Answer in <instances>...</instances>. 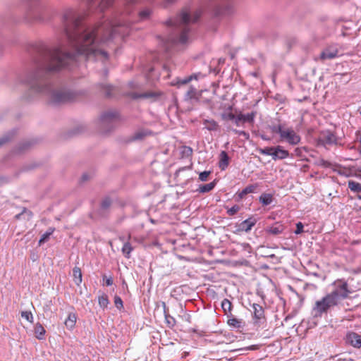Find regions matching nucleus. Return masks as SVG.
I'll return each instance as SVG.
<instances>
[{
    "mask_svg": "<svg viewBox=\"0 0 361 361\" xmlns=\"http://www.w3.org/2000/svg\"><path fill=\"white\" fill-rule=\"evenodd\" d=\"M82 16L73 10L64 14L65 32L69 46L75 54H71L61 45L49 50L47 71H58L74 61L75 54L84 55L87 59H94L105 61L108 54L104 47H110L111 39L116 37L117 31L123 37L128 33L126 25H121L117 20H106L93 28L84 30L81 25Z\"/></svg>",
    "mask_w": 361,
    "mask_h": 361,
    "instance_id": "nucleus-1",
    "label": "nucleus"
},
{
    "mask_svg": "<svg viewBox=\"0 0 361 361\" xmlns=\"http://www.w3.org/2000/svg\"><path fill=\"white\" fill-rule=\"evenodd\" d=\"M201 13L199 11L195 12L193 18H190V14L186 10H184L180 14L178 19L174 22L170 21V24L177 27L181 31L178 39V42L180 44H185L188 40V32L190 29L188 24L191 22H195L200 18Z\"/></svg>",
    "mask_w": 361,
    "mask_h": 361,
    "instance_id": "nucleus-2",
    "label": "nucleus"
},
{
    "mask_svg": "<svg viewBox=\"0 0 361 361\" xmlns=\"http://www.w3.org/2000/svg\"><path fill=\"white\" fill-rule=\"evenodd\" d=\"M335 288L329 294L332 295L334 299L338 302L339 299L344 300L349 297L353 293L350 289L346 281L344 279H337L332 284Z\"/></svg>",
    "mask_w": 361,
    "mask_h": 361,
    "instance_id": "nucleus-3",
    "label": "nucleus"
},
{
    "mask_svg": "<svg viewBox=\"0 0 361 361\" xmlns=\"http://www.w3.org/2000/svg\"><path fill=\"white\" fill-rule=\"evenodd\" d=\"M337 301L329 293L322 300L315 302L314 311H315L316 314L321 315L322 313L326 312L330 307L337 305Z\"/></svg>",
    "mask_w": 361,
    "mask_h": 361,
    "instance_id": "nucleus-4",
    "label": "nucleus"
},
{
    "mask_svg": "<svg viewBox=\"0 0 361 361\" xmlns=\"http://www.w3.org/2000/svg\"><path fill=\"white\" fill-rule=\"evenodd\" d=\"M280 138L290 145H297L301 140L300 136L292 128H285Z\"/></svg>",
    "mask_w": 361,
    "mask_h": 361,
    "instance_id": "nucleus-5",
    "label": "nucleus"
},
{
    "mask_svg": "<svg viewBox=\"0 0 361 361\" xmlns=\"http://www.w3.org/2000/svg\"><path fill=\"white\" fill-rule=\"evenodd\" d=\"M338 48L336 44H331L326 47L320 54L319 59L322 61L330 60L338 57Z\"/></svg>",
    "mask_w": 361,
    "mask_h": 361,
    "instance_id": "nucleus-6",
    "label": "nucleus"
},
{
    "mask_svg": "<svg viewBox=\"0 0 361 361\" xmlns=\"http://www.w3.org/2000/svg\"><path fill=\"white\" fill-rule=\"evenodd\" d=\"M319 142L323 145H331L336 143V135L329 130L322 131L318 138Z\"/></svg>",
    "mask_w": 361,
    "mask_h": 361,
    "instance_id": "nucleus-7",
    "label": "nucleus"
},
{
    "mask_svg": "<svg viewBox=\"0 0 361 361\" xmlns=\"http://www.w3.org/2000/svg\"><path fill=\"white\" fill-rule=\"evenodd\" d=\"M71 100L72 95L69 92L57 91L52 93L51 102L54 104H61Z\"/></svg>",
    "mask_w": 361,
    "mask_h": 361,
    "instance_id": "nucleus-8",
    "label": "nucleus"
},
{
    "mask_svg": "<svg viewBox=\"0 0 361 361\" xmlns=\"http://www.w3.org/2000/svg\"><path fill=\"white\" fill-rule=\"evenodd\" d=\"M162 95L159 91H148L142 94L133 93L132 97L133 99H148L152 101L157 100Z\"/></svg>",
    "mask_w": 361,
    "mask_h": 361,
    "instance_id": "nucleus-9",
    "label": "nucleus"
},
{
    "mask_svg": "<svg viewBox=\"0 0 361 361\" xmlns=\"http://www.w3.org/2000/svg\"><path fill=\"white\" fill-rule=\"evenodd\" d=\"M346 343L351 345L354 348H361V335L355 332H349L346 335Z\"/></svg>",
    "mask_w": 361,
    "mask_h": 361,
    "instance_id": "nucleus-10",
    "label": "nucleus"
},
{
    "mask_svg": "<svg viewBox=\"0 0 361 361\" xmlns=\"http://www.w3.org/2000/svg\"><path fill=\"white\" fill-rule=\"evenodd\" d=\"M227 324L229 326L234 329H240L245 326V322L242 319H238L231 314V315L228 316Z\"/></svg>",
    "mask_w": 361,
    "mask_h": 361,
    "instance_id": "nucleus-11",
    "label": "nucleus"
},
{
    "mask_svg": "<svg viewBox=\"0 0 361 361\" xmlns=\"http://www.w3.org/2000/svg\"><path fill=\"white\" fill-rule=\"evenodd\" d=\"M290 154L288 150L284 149L281 146L278 145L274 148L273 159H283L288 158Z\"/></svg>",
    "mask_w": 361,
    "mask_h": 361,
    "instance_id": "nucleus-12",
    "label": "nucleus"
},
{
    "mask_svg": "<svg viewBox=\"0 0 361 361\" xmlns=\"http://www.w3.org/2000/svg\"><path fill=\"white\" fill-rule=\"evenodd\" d=\"M256 223L257 220L255 218L250 217L243 221L240 224V229L245 232H248L252 229V228L255 225Z\"/></svg>",
    "mask_w": 361,
    "mask_h": 361,
    "instance_id": "nucleus-13",
    "label": "nucleus"
},
{
    "mask_svg": "<svg viewBox=\"0 0 361 361\" xmlns=\"http://www.w3.org/2000/svg\"><path fill=\"white\" fill-rule=\"evenodd\" d=\"M252 307L253 308V317L256 320L258 321L264 317V311L260 305L254 303Z\"/></svg>",
    "mask_w": 361,
    "mask_h": 361,
    "instance_id": "nucleus-14",
    "label": "nucleus"
},
{
    "mask_svg": "<svg viewBox=\"0 0 361 361\" xmlns=\"http://www.w3.org/2000/svg\"><path fill=\"white\" fill-rule=\"evenodd\" d=\"M41 80L36 77H31L30 79H29L27 81V83L30 85L31 88L38 92H42V89L39 87V85L41 84Z\"/></svg>",
    "mask_w": 361,
    "mask_h": 361,
    "instance_id": "nucleus-15",
    "label": "nucleus"
},
{
    "mask_svg": "<svg viewBox=\"0 0 361 361\" xmlns=\"http://www.w3.org/2000/svg\"><path fill=\"white\" fill-rule=\"evenodd\" d=\"M200 96V93L197 92V90L193 87H190L189 90L187 91L185 98L186 100H192L195 99L198 100Z\"/></svg>",
    "mask_w": 361,
    "mask_h": 361,
    "instance_id": "nucleus-16",
    "label": "nucleus"
},
{
    "mask_svg": "<svg viewBox=\"0 0 361 361\" xmlns=\"http://www.w3.org/2000/svg\"><path fill=\"white\" fill-rule=\"evenodd\" d=\"M77 316L75 313H69L67 319L65 320V325L69 329H73L75 325Z\"/></svg>",
    "mask_w": 361,
    "mask_h": 361,
    "instance_id": "nucleus-17",
    "label": "nucleus"
},
{
    "mask_svg": "<svg viewBox=\"0 0 361 361\" xmlns=\"http://www.w3.org/2000/svg\"><path fill=\"white\" fill-rule=\"evenodd\" d=\"M73 277L75 283L77 286H80L82 281V271L80 267H75L73 269Z\"/></svg>",
    "mask_w": 361,
    "mask_h": 361,
    "instance_id": "nucleus-18",
    "label": "nucleus"
},
{
    "mask_svg": "<svg viewBox=\"0 0 361 361\" xmlns=\"http://www.w3.org/2000/svg\"><path fill=\"white\" fill-rule=\"evenodd\" d=\"M229 164V157L225 151H222L220 154V160L219 163V168L224 170Z\"/></svg>",
    "mask_w": 361,
    "mask_h": 361,
    "instance_id": "nucleus-19",
    "label": "nucleus"
},
{
    "mask_svg": "<svg viewBox=\"0 0 361 361\" xmlns=\"http://www.w3.org/2000/svg\"><path fill=\"white\" fill-rule=\"evenodd\" d=\"M203 124L205 128H207L209 131H216L219 129V127L218 123L213 119H206L203 121Z\"/></svg>",
    "mask_w": 361,
    "mask_h": 361,
    "instance_id": "nucleus-20",
    "label": "nucleus"
},
{
    "mask_svg": "<svg viewBox=\"0 0 361 361\" xmlns=\"http://www.w3.org/2000/svg\"><path fill=\"white\" fill-rule=\"evenodd\" d=\"M45 333L46 331L43 326L39 323L36 324L35 326V337L39 340H42L44 338Z\"/></svg>",
    "mask_w": 361,
    "mask_h": 361,
    "instance_id": "nucleus-21",
    "label": "nucleus"
},
{
    "mask_svg": "<svg viewBox=\"0 0 361 361\" xmlns=\"http://www.w3.org/2000/svg\"><path fill=\"white\" fill-rule=\"evenodd\" d=\"M232 307V303L229 300L225 298L222 300L221 307L227 317L231 315Z\"/></svg>",
    "mask_w": 361,
    "mask_h": 361,
    "instance_id": "nucleus-22",
    "label": "nucleus"
},
{
    "mask_svg": "<svg viewBox=\"0 0 361 361\" xmlns=\"http://www.w3.org/2000/svg\"><path fill=\"white\" fill-rule=\"evenodd\" d=\"M283 231V226L281 224H276L275 225L270 226L267 228V231L272 235H278L282 233Z\"/></svg>",
    "mask_w": 361,
    "mask_h": 361,
    "instance_id": "nucleus-23",
    "label": "nucleus"
},
{
    "mask_svg": "<svg viewBox=\"0 0 361 361\" xmlns=\"http://www.w3.org/2000/svg\"><path fill=\"white\" fill-rule=\"evenodd\" d=\"M256 188H257V186L254 185H250L247 186L241 192L238 193V198L240 200L244 198V197L246 195H247L249 193L254 192L255 190H256Z\"/></svg>",
    "mask_w": 361,
    "mask_h": 361,
    "instance_id": "nucleus-24",
    "label": "nucleus"
},
{
    "mask_svg": "<svg viewBox=\"0 0 361 361\" xmlns=\"http://www.w3.org/2000/svg\"><path fill=\"white\" fill-rule=\"evenodd\" d=\"M259 202L264 206L270 204L273 201V196L271 194L263 193L261 195L259 199Z\"/></svg>",
    "mask_w": 361,
    "mask_h": 361,
    "instance_id": "nucleus-25",
    "label": "nucleus"
},
{
    "mask_svg": "<svg viewBox=\"0 0 361 361\" xmlns=\"http://www.w3.org/2000/svg\"><path fill=\"white\" fill-rule=\"evenodd\" d=\"M348 188L354 192H361V183L354 180H349L348 183Z\"/></svg>",
    "mask_w": 361,
    "mask_h": 361,
    "instance_id": "nucleus-26",
    "label": "nucleus"
},
{
    "mask_svg": "<svg viewBox=\"0 0 361 361\" xmlns=\"http://www.w3.org/2000/svg\"><path fill=\"white\" fill-rule=\"evenodd\" d=\"M133 247L129 242H126L124 243L122 247V252L125 255V257L128 259L130 257V253L133 251Z\"/></svg>",
    "mask_w": 361,
    "mask_h": 361,
    "instance_id": "nucleus-27",
    "label": "nucleus"
},
{
    "mask_svg": "<svg viewBox=\"0 0 361 361\" xmlns=\"http://www.w3.org/2000/svg\"><path fill=\"white\" fill-rule=\"evenodd\" d=\"M215 185H216V183L214 181L211 182L207 184H205V185H202L199 187L198 190H199V192H202V193L208 192L211 191L212 190H213Z\"/></svg>",
    "mask_w": 361,
    "mask_h": 361,
    "instance_id": "nucleus-28",
    "label": "nucleus"
},
{
    "mask_svg": "<svg viewBox=\"0 0 361 361\" xmlns=\"http://www.w3.org/2000/svg\"><path fill=\"white\" fill-rule=\"evenodd\" d=\"M54 228H49L48 231L44 233L40 238L39 240V245H42L44 243L48 240L49 236L54 232Z\"/></svg>",
    "mask_w": 361,
    "mask_h": 361,
    "instance_id": "nucleus-29",
    "label": "nucleus"
},
{
    "mask_svg": "<svg viewBox=\"0 0 361 361\" xmlns=\"http://www.w3.org/2000/svg\"><path fill=\"white\" fill-rule=\"evenodd\" d=\"M151 134H152V133L149 130H140L137 131L134 134V139L135 140H141V139H143L146 136H148V135H149Z\"/></svg>",
    "mask_w": 361,
    "mask_h": 361,
    "instance_id": "nucleus-30",
    "label": "nucleus"
},
{
    "mask_svg": "<svg viewBox=\"0 0 361 361\" xmlns=\"http://www.w3.org/2000/svg\"><path fill=\"white\" fill-rule=\"evenodd\" d=\"M256 111H252L250 114H243V123H253L255 117L256 116Z\"/></svg>",
    "mask_w": 361,
    "mask_h": 361,
    "instance_id": "nucleus-31",
    "label": "nucleus"
},
{
    "mask_svg": "<svg viewBox=\"0 0 361 361\" xmlns=\"http://www.w3.org/2000/svg\"><path fill=\"white\" fill-rule=\"evenodd\" d=\"M232 107L228 108V111H225L221 114V117L224 121H231L235 118V114L231 112Z\"/></svg>",
    "mask_w": 361,
    "mask_h": 361,
    "instance_id": "nucleus-32",
    "label": "nucleus"
},
{
    "mask_svg": "<svg viewBox=\"0 0 361 361\" xmlns=\"http://www.w3.org/2000/svg\"><path fill=\"white\" fill-rule=\"evenodd\" d=\"M274 148L275 147H265V148H263V149H259V152L261 154H263V155H270V156H271L273 157L274 152Z\"/></svg>",
    "mask_w": 361,
    "mask_h": 361,
    "instance_id": "nucleus-33",
    "label": "nucleus"
},
{
    "mask_svg": "<svg viewBox=\"0 0 361 361\" xmlns=\"http://www.w3.org/2000/svg\"><path fill=\"white\" fill-rule=\"evenodd\" d=\"M98 302H99V305H100V307H102L103 308L106 307L109 305V300H108L107 295H102L99 296V299H98Z\"/></svg>",
    "mask_w": 361,
    "mask_h": 361,
    "instance_id": "nucleus-34",
    "label": "nucleus"
},
{
    "mask_svg": "<svg viewBox=\"0 0 361 361\" xmlns=\"http://www.w3.org/2000/svg\"><path fill=\"white\" fill-rule=\"evenodd\" d=\"M21 317L26 319L27 322L33 323V316L31 312L23 311L21 312Z\"/></svg>",
    "mask_w": 361,
    "mask_h": 361,
    "instance_id": "nucleus-35",
    "label": "nucleus"
},
{
    "mask_svg": "<svg viewBox=\"0 0 361 361\" xmlns=\"http://www.w3.org/2000/svg\"><path fill=\"white\" fill-rule=\"evenodd\" d=\"M111 204V200L109 197L104 198L101 202V207L103 209H107Z\"/></svg>",
    "mask_w": 361,
    "mask_h": 361,
    "instance_id": "nucleus-36",
    "label": "nucleus"
},
{
    "mask_svg": "<svg viewBox=\"0 0 361 361\" xmlns=\"http://www.w3.org/2000/svg\"><path fill=\"white\" fill-rule=\"evenodd\" d=\"M285 128H283L281 125L274 126L271 127V130L272 133H279V135H281V132L284 130Z\"/></svg>",
    "mask_w": 361,
    "mask_h": 361,
    "instance_id": "nucleus-37",
    "label": "nucleus"
},
{
    "mask_svg": "<svg viewBox=\"0 0 361 361\" xmlns=\"http://www.w3.org/2000/svg\"><path fill=\"white\" fill-rule=\"evenodd\" d=\"M190 81H192V77H187L183 80H178L176 83H174L173 84V85H177V86H179V85H186L188 84V82H190Z\"/></svg>",
    "mask_w": 361,
    "mask_h": 361,
    "instance_id": "nucleus-38",
    "label": "nucleus"
},
{
    "mask_svg": "<svg viewBox=\"0 0 361 361\" xmlns=\"http://www.w3.org/2000/svg\"><path fill=\"white\" fill-rule=\"evenodd\" d=\"M240 210V207L238 205H234L231 208L228 209L227 211V214L229 216L235 215Z\"/></svg>",
    "mask_w": 361,
    "mask_h": 361,
    "instance_id": "nucleus-39",
    "label": "nucleus"
},
{
    "mask_svg": "<svg viewBox=\"0 0 361 361\" xmlns=\"http://www.w3.org/2000/svg\"><path fill=\"white\" fill-rule=\"evenodd\" d=\"M233 121H234L235 124L237 126H240V124L243 123V114L240 113L237 116H235V118L233 119Z\"/></svg>",
    "mask_w": 361,
    "mask_h": 361,
    "instance_id": "nucleus-40",
    "label": "nucleus"
},
{
    "mask_svg": "<svg viewBox=\"0 0 361 361\" xmlns=\"http://www.w3.org/2000/svg\"><path fill=\"white\" fill-rule=\"evenodd\" d=\"M210 171H204L203 172H201L199 175V179L201 181H206L208 178V176L210 174Z\"/></svg>",
    "mask_w": 361,
    "mask_h": 361,
    "instance_id": "nucleus-41",
    "label": "nucleus"
},
{
    "mask_svg": "<svg viewBox=\"0 0 361 361\" xmlns=\"http://www.w3.org/2000/svg\"><path fill=\"white\" fill-rule=\"evenodd\" d=\"M114 303H115L116 307L118 309H121L123 307V301H122L121 298L119 296H115L114 297Z\"/></svg>",
    "mask_w": 361,
    "mask_h": 361,
    "instance_id": "nucleus-42",
    "label": "nucleus"
},
{
    "mask_svg": "<svg viewBox=\"0 0 361 361\" xmlns=\"http://www.w3.org/2000/svg\"><path fill=\"white\" fill-rule=\"evenodd\" d=\"M150 13L149 9H145L139 13V16L141 19H145L150 15Z\"/></svg>",
    "mask_w": 361,
    "mask_h": 361,
    "instance_id": "nucleus-43",
    "label": "nucleus"
},
{
    "mask_svg": "<svg viewBox=\"0 0 361 361\" xmlns=\"http://www.w3.org/2000/svg\"><path fill=\"white\" fill-rule=\"evenodd\" d=\"M182 152H183V154H185L186 156H191L192 154V149L190 147L184 146L183 147Z\"/></svg>",
    "mask_w": 361,
    "mask_h": 361,
    "instance_id": "nucleus-44",
    "label": "nucleus"
},
{
    "mask_svg": "<svg viewBox=\"0 0 361 361\" xmlns=\"http://www.w3.org/2000/svg\"><path fill=\"white\" fill-rule=\"evenodd\" d=\"M103 282L106 286H110L113 284V279L111 276L107 278L106 276H104Z\"/></svg>",
    "mask_w": 361,
    "mask_h": 361,
    "instance_id": "nucleus-45",
    "label": "nucleus"
},
{
    "mask_svg": "<svg viewBox=\"0 0 361 361\" xmlns=\"http://www.w3.org/2000/svg\"><path fill=\"white\" fill-rule=\"evenodd\" d=\"M113 2V0H102L100 6L104 8L110 6Z\"/></svg>",
    "mask_w": 361,
    "mask_h": 361,
    "instance_id": "nucleus-46",
    "label": "nucleus"
},
{
    "mask_svg": "<svg viewBox=\"0 0 361 361\" xmlns=\"http://www.w3.org/2000/svg\"><path fill=\"white\" fill-rule=\"evenodd\" d=\"M115 117H116V114H112V113H107L103 116L102 120L104 121V122H106V121H109V119H111L112 118H115Z\"/></svg>",
    "mask_w": 361,
    "mask_h": 361,
    "instance_id": "nucleus-47",
    "label": "nucleus"
},
{
    "mask_svg": "<svg viewBox=\"0 0 361 361\" xmlns=\"http://www.w3.org/2000/svg\"><path fill=\"white\" fill-rule=\"evenodd\" d=\"M302 232H303V224L301 222H298L296 224V230L295 233L296 234H299L301 233Z\"/></svg>",
    "mask_w": 361,
    "mask_h": 361,
    "instance_id": "nucleus-48",
    "label": "nucleus"
},
{
    "mask_svg": "<svg viewBox=\"0 0 361 361\" xmlns=\"http://www.w3.org/2000/svg\"><path fill=\"white\" fill-rule=\"evenodd\" d=\"M261 347V345L257 344V345H252L249 347H247L246 349L249 350H259Z\"/></svg>",
    "mask_w": 361,
    "mask_h": 361,
    "instance_id": "nucleus-49",
    "label": "nucleus"
},
{
    "mask_svg": "<svg viewBox=\"0 0 361 361\" xmlns=\"http://www.w3.org/2000/svg\"><path fill=\"white\" fill-rule=\"evenodd\" d=\"M356 135V140L360 143L361 145V130H357L355 133Z\"/></svg>",
    "mask_w": 361,
    "mask_h": 361,
    "instance_id": "nucleus-50",
    "label": "nucleus"
},
{
    "mask_svg": "<svg viewBox=\"0 0 361 361\" xmlns=\"http://www.w3.org/2000/svg\"><path fill=\"white\" fill-rule=\"evenodd\" d=\"M105 88L106 89L105 94H106V96H110V94H111L110 90H111V87L108 85V86H105Z\"/></svg>",
    "mask_w": 361,
    "mask_h": 361,
    "instance_id": "nucleus-51",
    "label": "nucleus"
},
{
    "mask_svg": "<svg viewBox=\"0 0 361 361\" xmlns=\"http://www.w3.org/2000/svg\"><path fill=\"white\" fill-rule=\"evenodd\" d=\"M189 77H192V80H197V78H198V76H197V74L191 75H190Z\"/></svg>",
    "mask_w": 361,
    "mask_h": 361,
    "instance_id": "nucleus-52",
    "label": "nucleus"
},
{
    "mask_svg": "<svg viewBox=\"0 0 361 361\" xmlns=\"http://www.w3.org/2000/svg\"><path fill=\"white\" fill-rule=\"evenodd\" d=\"M236 133H238L239 135H245V132L244 131H240V132H238V131H235Z\"/></svg>",
    "mask_w": 361,
    "mask_h": 361,
    "instance_id": "nucleus-53",
    "label": "nucleus"
},
{
    "mask_svg": "<svg viewBox=\"0 0 361 361\" xmlns=\"http://www.w3.org/2000/svg\"><path fill=\"white\" fill-rule=\"evenodd\" d=\"M173 1H174V0H166V2H167L166 4H168V3H172V2H173ZM166 6H167V4H166Z\"/></svg>",
    "mask_w": 361,
    "mask_h": 361,
    "instance_id": "nucleus-54",
    "label": "nucleus"
},
{
    "mask_svg": "<svg viewBox=\"0 0 361 361\" xmlns=\"http://www.w3.org/2000/svg\"><path fill=\"white\" fill-rule=\"evenodd\" d=\"M357 198H359L360 200H361V195H357Z\"/></svg>",
    "mask_w": 361,
    "mask_h": 361,
    "instance_id": "nucleus-55",
    "label": "nucleus"
},
{
    "mask_svg": "<svg viewBox=\"0 0 361 361\" xmlns=\"http://www.w3.org/2000/svg\"><path fill=\"white\" fill-rule=\"evenodd\" d=\"M358 171L361 173V167L358 169Z\"/></svg>",
    "mask_w": 361,
    "mask_h": 361,
    "instance_id": "nucleus-56",
    "label": "nucleus"
},
{
    "mask_svg": "<svg viewBox=\"0 0 361 361\" xmlns=\"http://www.w3.org/2000/svg\"><path fill=\"white\" fill-rule=\"evenodd\" d=\"M165 316H166V319H168V315L165 314Z\"/></svg>",
    "mask_w": 361,
    "mask_h": 361,
    "instance_id": "nucleus-57",
    "label": "nucleus"
}]
</instances>
